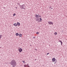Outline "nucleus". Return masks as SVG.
<instances>
[{"mask_svg":"<svg viewBox=\"0 0 67 67\" xmlns=\"http://www.w3.org/2000/svg\"><path fill=\"white\" fill-rule=\"evenodd\" d=\"M9 64L12 66V67H15L16 65V62H15V60L14 59L12 60Z\"/></svg>","mask_w":67,"mask_h":67,"instance_id":"nucleus-1","label":"nucleus"},{"mask_svg":"<svg viewBox=\"0 0 67 67\" xmlns=\"http://www.w3.org/2000/svg\"><path fill=\"white\" fill-rule=\"evenodd\" d=\"M24 4L22 5H20V8L21 9H25V6Z\"/></svg>","mask_w":67,"mask_h":67,"instance_id":"nucleus-2","label":"nucleus"},{"mask_svg":"<svg viewBox=\"0 0 67 67\" xmlns=\"http://www.w3.org/2000/svg\"><path fill=\"white\" fill-rule=\"evenodd\" d=\"M48 23L49 25H53V23L51 21H48Z\"/></svg>","mask_w":67,"mask_h":67,"instance_id":"nucleus-3","label":"nucleus"},{"mask_svg":"<svg viewBox=\"0 0 67 67\" xmlns=\"http://www.w3.org/2000/svg\"><path fill=\"white\" fill-rule=\"evenodd\" d=\"M35 20H36V21H37L38 22H40V19L38 18H35Z\"/></svg>","mask_w":67,"mask_h":67,"instance_id":"nucleus-4","label":"nucleus"},{"mask_svg":"<svg viewBox=\"0 0 67 67\" xmlns=\"http://www.w3.org/2000/svg\"><path fill=\"white\" fill-rule=\"evenodd\" d=\"M19 51L20 53H21L22 51V49L21 48H20L19 50Z\"/></svg>","mask_w":67,"mask_h":67,"instance_id":"nucleus-5","label":"nucleus"},{"mask_svg":"<svg viewBox=\"0 0 67 67\" xmlns=\"http://www.w3.org/2000/svg\"><path fill=\"white\" fill-rule=\"evenodd\" d=\"M39 15V14H38V15L37 14H36L35 15V17H36V18H38Z\"/></svg>","mask_w":67,"mask_h":67,"instance_id":"nucleus-6","label":"nucleus"},{"mask_svg":"<svg viewBox=\"0 0 67 67\" xmlns=\"http://www.w3.org/2000/svg\"><path fill=\"white\" fill-rule=\"evenodd\" d=\"M19 36L20 37H22V35L21 34H19Z\"/></svg>","mask_w":67,"mask_h":67,"instance_id":"nucleus-7","label":"nucleus"},{"mask_svg":"<svg viewBox=\"0 0 67 67\" xmlns=\"http://www.w3.org/2000/svg\"><path fill=\"white\" fill-rule=\"evenodd\" d=\"M55 60H56V59H55V58H52V61L53 62H55Z\"/></svg>","mask_w":67,"mask_h":67,"instance_id":"nucleus-8","label":"nucleus"},{"mask_svg":"<svg viewBox=\"0 0 67 67\" xmlns=\"http://www.w3.org/2000/svg\"><path fill=\"white\" fill-rule=\"evenodd\" d=\"M59 42H60V43H61V45H63V42H62V41H61V40H60Z\"/></svg>","mask_w":67,"mask_h":67,"instance_id":"nucleus-9","label":"nucleus"},{"mask_svg":"<svg viewBox=\"0 0 67 67\" xmlns=\"http://www.w3.org/2000/svg\"><path fill=\"white\" fill-rule=\"evenodd\" d=\"M17 25L18 26L20 25V23H18V22L17 23Z\"/></svg>","mask_w":67,"mask_h":67,"instance_id":"nucleus-10","label":"nucleus"},{"mask_svg":"<svg viewBox=\"0 0 67 67\" xmlns=\"http://www.w3.org/2000/svg\"><path fill=\"white\" fill-rule=\"evenodd\" d=\"M13 25H14V26H18L17 24L15 23Z\"/></svg>","mask_w":67,"mask_h":67,"instance_id":"nucleus-11","label":"nucleus"},{"mask_svg":"<svg viewBox=\"0 0 67 67\" xmlns=\"http://www.w3.org/2000/svg\"><path fill=\"white\" fill-rule=\"evenodd\" d=\"M19 33H16V36H18V35H19Z\"/></svg>","mask_w":67,"mask_h":67,"instance_id":"nucleus-12","label":"nucleus"},{"mask_svg":"<svg viewBox=\"0 0 67 67\" xmlns=\"http://www.w3.org/2000/svg\"><path fill=\"white\" fill-rule=\"evenodd\" d=\"M40 21L42 22V18H40Z\"/></svg>","mask_w":67,"mask_h":67,"instance_id":"nucleus-13","label":"nucleus"},{"mask_svg":"<svg viewBox=\"0 0 67 67\" xmlns=\"http://www.w3.org/2000/svg\"><path fill=\"white\" fill-rule=\"evenodd\" d=\"M54 34L55 35H57V33L56 32H55L54 33Z\"/></svg>","mask_w":67,"mask_h":67,"instance_id":"nucleus-14","label":"nucleus"},{"mask_svg":"<svg viewBox=\"0 0 67 67\" xmlns=\"http://www.w3.org/2000/svg\"><path fill=\"white\" fill-rule=\"evenodd\" d=\"M56 63H57V60H56V61L54 63V64H56Z\"/></svg>","mask_w":67,"mask_h":67,"instance_id":"nucleus-15","label":"nucleus"},{"mask_svg":"<svg viewBox=\"0 0 67 67\" xmlns=\"http://www.w3.org/2000/svg\"><path fill=\"white\" fill-rule=\"evenodd\" d=\"M36 34H39V33L38 32H37L36 33Z\"/></svg>","mask_w":67,"mask_h":67,"instance_id":"nucleus-16","label":"nucleus"},{"mask_svg":"<svg viewBox=\"0 0 67 67\" xmlns=\"http://www.w3.org/2000/svg\"><path fill=\"white\" fill-rule=\"evenodd\" d=\"M22 62H23V63H25V61H24V60H22Z\"/></svg>","mask_w":67,"mask_h":67,"instance_id":"nucleus-17","label":"nucleus"},{"mask_svg":"<svg viewBox=\"0 0 67 67\" xmlns=\"http://www.w3.org/2000/svg\"><path fill=\"white\" fill-rule=\"evenodd\" d=\"M15 14H14L13 15V16H15Z\"/></svg>","mask_w":67,"mask_h":67,"instance_id":"nucleus-18","label":"nucleus"},{"mask_svg":"<svg viewBox=\"0 0 67 67\" xmlns=\"http://www.w3.org/2000/svg\"><path fill=\"white\" fill-rule=\"evenodd\" d=\"M18 5L20 6V5H20V3H18Z\"/></svg>","mask_w":67,"mask_h":67,"instance_id":"nucleus-19","label":"nucleus"},{"mask_svg":"<svg viewBox=\"0 0 67 67\" xmlns=\"http://www.w3.org/2000/svg\"><path fill=\"white\" fill-rule=\"evenodd\" d=\"M49 53H47V54H46L47 55H48Z\"/></svg>","mask_w":67,"mask_h":67,"instance_id":"nucleus-20","label":"nucleus"},{"mask_svg":"<svg viewBox=\"0 0 67 67\" xmlns=\"http://www.w3.org/2000/svg\"><path fill=\"white\" fill-rule=\"evenodd\" d=\"M39 17H40L41 16V15H39V16H38Z\"/></svg>","mask_w":67,"mask_h":67,"instance_id":"nucleus-21","label":"nucleus"},{"mask_svg":"<svg viewBox=\"0 0 67 67\" xmlns=\"http://www.w3.org/2000/svg\"><path fill=\"white\" fill-rule=\"evenodd\" d=\"M33 38H35V37H33Z\"/></svg>","mask_w":67,"mask_h":67,"instance_id":"nucleus-22","label":"nucleus"},{"mask_svg":"<svg viewBox=\"0 0 67 67\" xmlns=\"http://www.w3.org/2000/svg\"><path fill=\"white\" fill-rule=\"evenodd\" d=\"M15 8H16V9H17V7H16Z\"/></svg>","mask_w":67,"mask_h":67,"instance_id":"nucleus-23","label":"nucleus"},{"mask_svg":"<svg viewBox=\"0 0 67 67\" xmlns=\"http://www.w3.org/2000/svg\"><path fill=\"white\" fill-rule=\"evenodd\" d=\"M35 50H36V51H37V49H35Z\"/></svg>","mask_w":67,"mask_h":67,"instance_id":"nucleus-24","label":"nucleus"},{"mask_svg":"<svg viewBox=\"0 0 67 67\" xmlns=\"http://www.w3.org/2000/svg\"><path fill=\"white\" fill-rule=\"evenodd\" d=\"M40 18H42V16H41L40 17Z\"/></svg>","mask_w":67,"mask_h":67,"instance_id":"nucleus-25","label":"nucleus"},{"mask_svg":"<svg viewBox=\"0 0 67 67\" xmlns=\"http://www.w3.org/2000/svg\"><path fill=\"white\" fill-rule=\"evenodd\" d=\"M35 60H36V59H35Z\"/></svg>","mask_w":67,"mask_h":67,"instance_id":"nucleus-26","label":"nucleus"},{"mask_svg":"<svg viewBox=\"0 0 67 67\" xmlns=\"http://www.w3.org/2000/svg\"><path fill=\"white\" fill-rule=\"evenodd\" d=\"M19 4V3H17V4H18H18Z\"/></svg>","mask_w":67,"mask_h":67,"instance_id":"nucleus-27","label":"nucleus"},{"mask_svg":"<svg viewBox=\"0 0 67 67\" xmlns=\"http://www.w3.org/2000/svg\"><path fill=\"white\" fill-rule=\"evenodd\" d=\"M4 9H5V7H4Z\"/></svg>","mask_w":67,"mask_h":67,"instance_id":"nucleus-28","label":"nucleus"},{"mask_svg":"<svg viewBox=\"0 0 67 67\" xmlns=\"http://www.w3.org/2000/svg\"><path fill=\"white\" fill-rule=\"evenodd\" d=\"M50 8L51 9H52V8H51V7H50Z\"/></svg>","mask_w":67,"mask_h":67,"instance_id":"nucleus-29","label":"nucleus"},{"mask_svg":"<svg viewBox=\"0 0 67 67\" xmlns=\"http://www.w3.org/2000/svg\"><path fill=\"white\" fill-rule=\"evenodd\" d=\"M53 9V8H51V9Z\"/></svg>","mask_w":67,"mask_h":67,"instance_id":"nucleus-30","label":"nucleus"}]
</instances>
